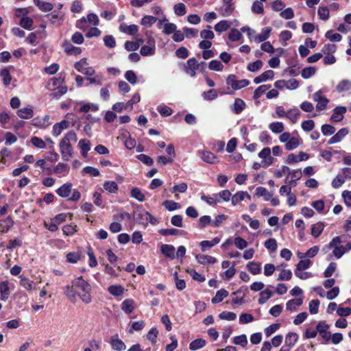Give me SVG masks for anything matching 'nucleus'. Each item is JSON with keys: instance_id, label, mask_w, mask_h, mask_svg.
I'll use <instances>...</instances> for the list:
<instances>
[{"instance_id": "obj_52", "label": "nucleus", "mask_w": 351, "mask_h": 351, "mask_svg": "<svg viewBox=\"0 0 351 351\" xmlns=\"http://www.w3.org/2000/svg\"><path fill=\"white\" fill-rule=\"evenodd\" d=\"M130 195L131 197L139 202H143L145 200V195L138 188H133L131 190Z\"/></svg>"}, {"instance_id": "obj_44", "label": "nucleus", "mask_w": 351, "mask_h": 351, "mask_svg": "<svg viewBox=\"0 0 351 351\" xmlns=\"http://www.w3.org/2000/svg\"><path fill=\"white\" fill-rule=\"evenodd\" d=\"M157 18L150 15H145L143 17L141 24L144 26L151 27L154 23L157 21Z\"/></svg>"}, {"instance_id": "obj_14", "label": "nucleus", "mask_w": 351, "mask_h": 351, "mask_svg": "<svg viewBox=\"0 0 351 351\" xmlns=\"http://www.w3.org/2000/svg\"><path fill=\"white\" fill-rule=\"evenodd\" d=\"M308 157V154L303 152H300L298 155L290 154L287 156V162L289 164L296 163L300 161L306 160Z\"/></svg>"}, {"instance_id": "obj_33", "label": "nucleus", "mask_w": 351, "mask_h": 351, "mask_svg": "<svg viewBox=\"0 0 351 351\" xmlns=\"http://www.w3.org/2000/svg\"><path fill=\"white\" fill-rule=\"evenodd\" d=\"M324 224L322 222H317L311 227V234L315 237H318L324 230Z\"/></svg>"}, {"instance_id": "obj_1", "label": "nucleus", "mask_w": 351, "mask_h": 351, "mask_svg": "<svg viewBox=\"0 0 351 351\" xmlns=\"http://www.w3.org/2000/svg\"><path fill=\"white\" fill-rule=\"evenodd\" d=\"M71 283L74 285L77 296H79L84 303L89 304L92 302L90 295L92 287L87 281L80 276L73 280Z\"/></svg>"}, {"instance_id": "obj_19", "label": "nucleus", "mask_w": 351, "mask_h": 351, "mask_svg": "<svg viewBox=\"0 0 351 351\" xmlns=\"http://www.w3.org/2000/svg\"><path fill=\"white\" fill-rule=\"evenodd\" d=\"M196 260L199 264H214L217 262V259L209 255L197 254L195 256Z\"/></svg>"}, {"instance_id": "obj_35", "label": "nucleus", "mask_w": 351, "mask_h": 351, "mask_svg": "<svg viewBox=\"0 0 351 351\" xmlns=\"http://www.w3.org/2000/svg\"><path fill=\"white\" fill-rule=\"evenodd\" d=\"M230 22H228L226 20H222L215 25L214 29L216 32L221 33L223 32L226 31L228 29L230 28Z\"/></svg>"}, {"instance_id": "obj_31", "label": "nucleus", "mask_w": 351, "mask_h": 351, "mask_svg": "<svg viewBox=\"0 0 351 351\" xmlns=\"http://www.w3.org/2000/svg\"><path fill=\"white\" fill-rule=\"evenodd\" d=\"M149 212L145 210L141 211H135L134 213V216L136 219L138 221L139 223H141L144 226L147 225V216L145 215V213H148Z\"/></svg>"}, {"instance_id": "obj_3", "label": "nucleus", "mask_w": 351, "mask_h": 351, "mask_svg": "<svg viewBox=\"0 0 351 351\" xmlns=\"http://www.w3.org/2000/svg\"><path fill=\"white\" fill-rule=\"evenodd\" d=\"M226 84L231 86L233 90H239L250 84V81L245 79L237 80L235 75H229L226 78Z\"/></svg>"}, {"instance_id": "obj_37", "label": "nucleus", "mask_w": 351, "mask_h": 351, "mask_svg": "<svg viewBox=\"0 0 351 351\" xmlns=\"http://www.w3.org/2000/svg\"><path fill=\"white\" fill-rule=\"evenodd\" d=\"M20 285L28 291H31L35 288L34 282L27 278L20 276Z\"/></svg>"}, {"instance_id": "obj_28", "label": "nucleus", "mask_w": 351, "mask_h": 351, "mask_svg": "<svg viewBox=\"0 0 351 351\" xmlns=\"http://www.w3.org/2000/svg\"><path fill=\"white\" fill-rule=\"evenodd\" d=\"M228 295V292L226 289H219L217 291L215 296L212 298L211 302L213 304L219 303Z\"/></svg>"}, {"instance_id": "obj_30", "label": "nucleus", "mask_w": 351, "mask_h": 351, "mask_svg": "<svg viewBox=\"0 0 351 351\" xmlns=\"http://www.w3.org/2000/svg\"><path fill=\"white\" fill-rule=\"evenodd\" d=\"M298 339V335L295 332H289L285 337L286 346L292 348Z\"/></svg>"}, {"instance_id": "obj_25", "label": "nucleus", "mask_w": 351, "mask_h": 351, "mask_svg": "<svg viewBox=\"0 0 351 351\" xmlns=\"http://www.w3.org/2000/svg\"><path fill=\"white\" fill-rule=\"evenodd\" d=\"M303 303L302 298H295L289 300L286 304V308L287 311H295L296 308L301 306Z\"/></svg>"}, {"instance_id": "obj_13", "label": "nucleus", "mask_w": 351, "mask_h": 351, "mask_svg": "<svg viewBox=\"0 0 351 351\" xmlns=\"http://www.w3.org/2000/svg\"><path fill=\"white\" fill-rule=\"evenodd\" d=\"M17 116L21 119H29L34 116L33 106L28 105L25 108H20L16 112Z\"/></svg>"}, {"instance_id": "obj_62", "label": "nucleus", "mask_w": 351, "mask_h": 351, "mask_svg": "<svg viewBox=\"0 0 351 351\" xmlns=\"http://www.w3.org/2000/svg\"><path fill=\"white\" fill-rule=\"evenodd\" d=\"M271 87L270 85H261L258 86L254 93V98L255 99L259 98L266 90Z\"/></svg>"}, {"instance_id": "obj_59", "label": "nucleus", "mask_w": 351, "mask_h": 351, "mask_svg": "<svg viewBox=\"0 0 351 351\" xmlns=\"http://www.w3.org/2000/svg\"><path fill=\"white\" fill-rule=\"evenodd\" d=\"M315 69L313 66H307L302 71V77L304 79H308L315 73Z\"/></svg>"}, {"instance_id": "obj_47", "label": "nucleus", "mask_w": 351, "mask_h": 351, "mask_svg": "<svg viewBox=\"0 0 351 351\" xmlns=\"http://www.w3.org/2000/svg\"><path fill=\"white\" fill-rule=\"evenodd\" d=\"M300 114V111L298 108L292 109L286 112V116L293 123H295Z\"/></svg>"}, {"instance_id": "obj_38", "label": "nucleus", "mask_w": 351, "mask_h": 351, "mask_svg": "<svg viewBox=\"0 0 351 351\" xmlns=\"http://www.w3.org/2000/svg\"><path fill=\"white\" fill-rule=\"evenodd\" d=\"M108 291L112 295L120 296L123 293L124 288L121 285H110Z\"/></svg>"}, {"instance_id": "obj_24", "label": "nucleus", "mask_w": 351, "mask_h": 351, "mask_svg": "<svg viewBox=\"0 0 351 351\" xmlns=\"http://www.w3.org/2000/svg\"><path fill=\"white\" fill-rule=\"evenodd\" d=\"M0 293L2 300H6L9 298L10 287L8 281L5 280L0 283Z\"/></svg>"}, {"instance_id": "obj_21", "label": "nucleus", "mask_w": 351, "mask_h": 351, "mask_svg": "<svg viewBox=\"0 0 351 351\" xmlns=\"http://www.w3.org/2000/svg\"><path fill=\"white\" fill-rule=\"evenodd\" d=\"M64 51L69 55L80 54L82 51L80 47L73 46L69 41L63 43Z\"/></svg>"}, {"instance_id": "obj_23", "label": "nucleus", "mask_w": 351, "mask_h": 351, "mask_svg": "<svg viewBox=\"0 0 351 351\" xmlns=\"http://www.w3.org/2000/svg\"><path fill=\"white\" fill-rule=\"evenodd\" d=\"M54 173L59 176V177L64 176L69 172V167L66 164L58 163L53 169Z\"/></svg>"}, {"instance_id": "obj_45", "label": "nucleus", "mask_w": 351, "mask_h": 351, "mask_svg": "<svg viewBox=\"0 0 351 351\" xmlns=\"http://www.w3.org/2000/svg\"><path fill=\"white\" fill-rule=\"evenodd\" d=\"M67 87L66 86H58L57 87L55 90H54V92L51 93L50 94V96L53 98H56V99H58L60 98L62 95H63L64 94H65L66 92H67Z\"/></svg>"}, {"instance_id": "obj_56", "label": "nucleus", "mask_w": 351, "mask_h": 351, "mask_svg": "<svg viewBox=\"0 0 351 351\" xmlns=\"http://www.w3.org/2000/svg\"><path fill=\"white\" fill-rule=\"evenodd\" d=\"M174 12L178 16H184L186 13V8L184 3H179L174 5Z\"/></svg>"}, {"instance_id": "obj_57", "label": "nucleus", "mask_w": 351, "mask_h": 351, "mask_svg": "<svg viewBox=\"0 0 351 351\" xmlns=\"http://www.w3.org/2000/svg\"><path fill=\"white\" fill-rule=\"evenodd\" d=\"M317 14L321 20L326 21L329 18V10L327 7H319Z\"/></svg>"}, {"instance_id": "obj_27", "label": "nucleus", "mask_w": 351, "mask_h": 351, "mask_svg": "<svg viewBox=\"0 0 351 351\" xmlns=\"http://www.w3.org/2000/svg\"><path fill=\"white\" fill-rule=\"evenodd\" d=\"M78 146L81 149V154L84 157L87 156L88 151L90 149V142L87 139H82L79 141Z\"/></svg>"}, {"instance_id": "obj_34", "label": "nucleus", "mask_w": 351, "mask_h": 351, "mask_svg": "<svg viewBox=\"0 0 351 351\" xmlns=\"http://www.w3.org/2000/svg\"><path fill=\"white\" fill-rule=\"evenodd\" d=\"M247 268L249 271L253 275H256L261 271V265L260 263L252 261L247 265Z\"/></svg>"}, {"instance_id": "obj_58", "label": "nucleus", "mask_w": 351, "mask_h": 351, "mask_svg": "<svg viewBox=\"0 0 351 351\" xmlns=\"http://www.w3.org/2000/svg\"><path fill=\"white\" fill-rule=\"evenodd\" d=\"M208 68L212 71H221L223 70V66L219 60H213L209 62Z\"/></svg>"}, {"instance_id": "obj_60", "label": "nucleus", "mask_w": 351, "mask_h": 351, "mask_svg": "<svg viewBox=\"0 0 351 351\" xmlns=\"http://www.w3.org/2000/svg\"><path fill=\"white\" fill-rule=\"evenodd\" d=\"M271 30V27H265V29H263L262 32L256 36V38L258 40L259 42H263L266 40L270 35Z\"/></svg>"}, {"instance_id": "obj_8", "label": "nucleus", "mask_w": 351, "mask_h": 351, "mask_svg": "<svg viewBox=\"0 0 351 351\" xmlns=\"http://www.w3.org/2000/svg\"><path fill=\"white\" fill-rule=\"evenodd\" d=\"M313 99L315 101H317L316 108L318 110H324L329 101L326 97L322 95V93L320 91H317L313 94Z\"/></svg>"}, {"instance_id": "obj_18", "label": "nucleus", "mask_w": 351, "mask_h": 351, "mask_svg": "<svg viewBox=\"0 0 351 351\" xmlns=\"http://www.w3.org/2000/svg\"><path fill=\"white\" fill-rule=\"evenodd\" d=\"M274 76V72L272 70H268L263 72L261 75L256 77L254 79V82L256 84L265 82L267 80H271Z\"/></svg>"}, {"instance_id": "obj_5", "label": "nucleus", "mask_w": 351, "mask_h": 351, "mask_svg": "<svg viewBox=\"0 0 351 351\" xmlns=\"http://www.w3.org/2000/svg\"><path fill=\"white\" fill-rule=\"evenodd\" d=\"M60 149L63 160L68 161L73 156V147L71 143H67L63 141L60 143Z\"/></svg>"}, {"instance_id": "obj_17", "label": "nucleus", "mask_w": 351, "mask_h": 351, "mask_svg": "<svg viewBox=\"0 0 351 351\" xmlns=\"http://www.w3.org/2000/svg\"><path fill=\"white\" fill-rule=\"evenodd\" d=\"M64 293L71 302H75L77 293L74 285L65 286L64 287Z\"/></svg>"}, {"instance_id": "obj_12", "label": "nucleus", "mask_w": 351, "mask_h": 351, "mask_svg": "<svg viewBox=\"0 0 351 351\" xmlns=\"http://www.w3.org/2000/svg\"><path fill=\"white\" fill-rule=\"evenodd\" d=\"M119 30L123 33L136 36L138 32V27L134 24L128 25L125 23H121L119 26Z\"/></svg>"}, {"instance_id": "obj_29", "label": "nucleus", "mask_w": 351, "mask_h": 351, "mask_svg": "<svg viewBox=\"0 0 351 351\" xmlns=\"http://www.w3.org/2000/svg\"><path fill=\"white\" fill-rule=\"evenodd\" d=\"M134 302L132 300L127 299L122 302L121 308L126 314L129 315L134 308Z\"/></svg>"}, {"instance_id": "obj_22", "label": "nucleus", "mask_w": 351, "mask_h": 351, "mask_svg": "<svg viewBox=\"0 0 351 351\" xmlns=\"http://www.w3.org/2000/svg\"><path fill=\"white\" fill-rule=\"evenodd\" d=\"M245 197H247L248 199H251V196L248 194L247 192L245 191H239L234 194L232 197V204L233 205H237L240 202L243 201Z\"/></svg>"}, {"instance_id": "obj_39", "label": "nucleus", "mask_w": 351, "mask_h": 351, "mask_svg": "<svg viewBox=\"0 0 351 351\" xmlns=\"http://www.w3.org/2000/svg\"><path fill=\"white\" fill-rule=\"evenodd\" d=\"M103 186L106 191L112 193H116L119 189L117 184L114 181H106Z\"/></svg>"}, {"instance_id": "obj_43", "label": "nucleus", "mask_w": 351, "mask_h": 351, "mask_svg": "<svg viewBox=\"0 0 351 351\" xmlns=\"http://www.w3.org/2000/svg\"><path fill=\"white\" fill-rule=\"evenodd\" d=\"M271 296H272V292L269 289H266L265 290L262 291L260 293L258 304H265Z\"/></svg>"}, {"instance_id": "obj_4", "label": "nucleus", "mask_w": 351, "mask_h": 351, "mask_svg": "<svg viewBox=\"0 0 351 351\" xmlns=\"http://www.w3.org/2000/svg\"><path fill=\"white\" fill-rule=\"evenodd\" d=\"M199 65L195 58H191L187 60L186 64L184 65V71L191 77H195L196 71L199 69Z\"/></svg>"}, {"instance_id": "obj_55", "label": "nucleus", "mask_w": 351, "mask_h": 351, "mask_svg": "<svg viewBox=\"0 0 351 351\" xmlns=\"http://www.w3.org/2000/svg\"><path fill=\"white\" fill-rule=\"evenodd\" d=\"M325 36L332 42H339L341 40L342 36L338 33H333L332 30L326 32Z\"/></svg>"}, {"instance_id": "obj_9", "label": "nucleus", "mask_w": 351, "mask_h": 351, "mask_svg": "<svg viewBox=\"0 0 351 351\" xmlns=\"http://www.w3.org/2000/svg\"><path fill=\"white\" fill-rule=\"evenodd\" d=\"M198 154L201 158L206 162L209 164H215L218 162L217 157L211 152L199 150Z\"/></svg>"}, {"instance_id": "obj_54", "label": "nucleus", "mask_w": 351, "mask_h": 351, "mask_svg": "<svg viewBox=\"0 0 351 351\" xmlns=\"http://www.w3.org/2000/svg\"><path fill=\"white\" fill-rule=\"evenodd\" d=\"M263 65V62L261 60H257L255 62H250L247 65V69L250 71L255 72L258 71Z\"/></svg>"}, {"instance_id": "obj_53", "label": "nucleus", "mask_w": 351, "mask_h": 351, "mask_svg": "<svg viewBox=\"0 0 351 351\" xmlns=\"http://www.w3.org/2000/svg\"><path fill=\"white\" fill-rule=\"evenodd\" d=\"M311 261L309 259L300 260L296 265L295 271H304L310 267Z\"/></svg>"}, {"instance_id": "obj_46", "label": "nucleus", "mask_w": 351, "mask_h": 351, "mask_svg": "<svg viewBox=\"0 0 351 351\" xmlns=\"http://www.w3.org/2000/svg\"><path fill=\"white\" fill-rule=\"evenodd\" d=\"M162 205L169 211H173L180 208L181 206L179 203L173 200H166L162 203Z\"/></svg>"}, {"instance_id": "obj_16", "label": "nucleus", "mask_w": 351, "mask_h": 351, "mask_svg": "<svg viewBox=\"0 0 351 351\" xmlns=\"http://www.w3.org/2000/svg\"><path fill=\"white\" fill-rule=\"evenodd\" d=\"M160 250L162 254H164L166 257H168L172 260L175 258L176 249L172 245L163 244L161 245Z\"/></svg>"}, {"instance_id": "obj_32", "label": "nucleus", "mask_w": 351, "mask_h": 351, "mask_svg": "<svg viewBox=\"0 0 351 351\" xmlns=\"http://www.w3.org/2000/svg\"><path fill=\"white\" fill-rule=\"evenodd\" d=\"M245 103L239 98H236L233 105V111L235 114H240L245 108Z\"/></svg>"}, {"instance_id": "obj_7", "label": "nucleus", "mask_w": 351, "mask_h": 351, "mask_svg": "<svg viewBox=\"0 0 351 351\" xmlns=\"http://www.w3.org/2000/svg\"><path fill=\"white\" fill-rule=\"evenodd\" d=\"M329 326L324 322H319L316 326L317 332H319L322 337L326 341L330 339V333L327 330Z\"/></svg>"}, {"instance_id": "obj_11", "label": "nucleus", "mask_w": 351, "mask_h": 351, "mask_svg": "<svg viewBox=\"0 0 351 351\" xmlns=\"http://www.w3.org/2000/svg\"><path fill=\"white\" fill-rule=\"evenodd\" d=\"M110 343L112 348L116 351H123L126 348L125 343L119 338L117 334L111 337Z\"/></svg>"}, {"instance_id": "obj_61", "label": "nucleus", "mask_w": 351, "mask_h": 351, "mask_svg": "<svg viewBox=\"0 0 351 351\" xmlns=\"http://www.w3.org/2000/svg\"><path fill=\"white\" fill-rule=\"evenodd\" d=\"M241 38L242 34L237 29H231L228 35V38L233 42L238 41Z\"/></svg>"}, {"instance_id": "obj_48", "label": "nucleus", "mask_w": 351, "mask_h": 351, "mask_svg": "<svg viewBox=\"0 0 351 351\" xmlns=\"http://www.w3.org/2000/svg\"><path fill=\"white\" fill-rule=\"evenodd\" d=\"M269 129L276 134H279L283 132L285 127L282 122H273L269 125Z\"/></svg>"}, {"instance_id": "obj_20", "label": "nucleus", "mask_w": 351, "mask_h": 351, "mask_svg": "<svg viewBox=\"0 0 351 351\" xmlns=\"http://www.w3.org/2000/svg\"><path fill=\"white\" fill-rule=\"evenodd\" d=\"M35 5H36L42 12H49L53 10V5L49 2H45L40 0H33Z\"/></svg>"}, {"instance_id": "obj_49", "label": "nucleus", "mask_w": 351, "mask_h": 351, "mask_svg": "<svg viewBox=\"0 0 351 351\" xmlns=\"http://www.w3.org/2000/svg\"><path fill=\"white\" fill-rule=\"evenodd\" d=\"M14 224V221L11 217L8 216L6 219L0 221V227L3 231L8 230Z\"/></svg>"}, {"instance_id": "obj_2", "label": "nucleus", "mask_w": 351, "mask_h": 351, "mask_svg": "<svg viewBox=\"0 0 351 351\" xmlns=\"http://www.w3.org/2000/svg\"><path fill=\"white\" fill-rule=\"evenodd\" d=\"M72 186L71 183H65L56 190V193L69 201L77 202L80 199L81 194L77 189L72 190Z\"/></svg>"}, {"instance_id": "obj_6", "label": "nucleus", "mask_w": 351, "mask_h": 351, "mask_svg": "<svg viewBox=\"0 0 351 351\" xmlns=\"http://www.w3.org/2000/svg\"><path fill=\"white\" fill-rule=\"evenodd\" d=\"M258 156L263 158V167L271 165L274 162V158L271 156V149L269 147L263 148L259 153Z\"/></svg>"}, {"instance_id": "obj_36", "label": "nucleus", "mask_w": 351, "mask_h": 351, "mask_svg": "<svg viewBox=\"0 0 351 351\" xmlns=\"http://www.w3.org/2000/svg\"><path fill=\"white\" fill-rule=\"evenodd\" d=\"M206 345V341L203 339H196L191 341L189 344V349L195 351L204 347Z\"/></svg>"}, {"instance_id": "obj_42", "label": "nucleus", "mask_w": 351, "mask_h": 351, "mask_svg": "<svg viewBox=\"0 0 351 351\" xmlns=\"http://www.w3.org/2000/svg\"><path fill=\"white\" fill-rule=\"evenodd\" d=\"M351 88V82L348 80L341 81L337 86V90L339 93L348 90Z\"/></svg>"}, {"instance_id": "obj_40", "label": "nucleus", "mask_w": 351, "mask_h": 351, "mask_svg": "<svg viewBox=\"0 0 351 351\" xmlns=\"http://www.w3.org/2000/svg\"><path fill=\"white\" fill-rule=\"evenodd\" d=\"M0 75L2 77L3 83L5 86H8L10 84L12 76L10 75V71L7 68L3 69L1 71Z\"/></svg>"}, {"instance_id": "obj_15", "label": "nucleus", "mask_w": 351, "mask_h": 351, "mask_svg": "<svg viewBox=\"0 0 351 351\" xmlns=\"http://www.w3.org/2000/svg\"><path fill=\"white\" fill-rule=\"evenodd\" d=\"M348 130L346 128L340 129L337 133L328 140V144H334L340 142L347 134Z\"/></svg>"}, {"instance_id": "obj_41", "label": "nucleus", "mask_w": 351, "mask_h": 351, "mask_svg": "<svg viewBox=\"0 0 351 351\" xmlns=\"http://www.w3.org/2000/svg\"><path fill=\"white\" fill-rule=\"evenodd\" d=\"M300 145V139L297 137H291L285 144L287 150L291 151L297 148Z\"/></svg>"}, {"instance_id": "obj_10", "label": "nucleus", "mask_w": 351, "mask_h": 351, "mask_svg": "<svg viewBox=\"0 0 351 351\" xmlns=\"http://www.w3.org/2000/svg\"><path fill=\"white\" fill-rule=\"evenodd\" d=\"M347 108L344 106H337L333 110L330 120L333 122H340L343 119V114L346 112Z\"/></svg>"}, {"instance_id": "obj_26", "label": "nucleus", "mask_w": 351, "mask_h": 351, "mask_svg": "<svg viewBox=\"0 0 351 351\" xmlns=\"http://www.w3.org/2000/svg\"><path fill=\"white\" fill-rule=\"evenodd\" d=\"M255 194L258 197H263L265 201H269L273 195L266 188L262 186L256 189Z\"/></svg>"}, {"instance_id": "obj_50", "label": "nucleus", "mask_w": 351, "mask_h": 351, "mask_svg": "<svg viewBox=\"0 0 351 351\" xmlns=\"http://www.w3.org/2000/svg\"><path fill=\"white\" fill-rule=\"evenodd\" d=\"M232 342L236 345L245 347L247 344V339L245 335H241L234 337Z\"/></svg>"}, {"instance_id": "obj_64", "label": "nucleus", "mask_w": 351, "mask_h": 351, "mask_svg": "<svg viewBox=\"0 0 351 351\" xmlns=\"http://www.w3.org/2000/svg\"><path fill=\"white\" fill-rule=\"evenodd\" d=\"M125 77L132 84H135L137 82V76L132 70L125 72Z\"/></svg>"}, {"instance_id": "obj_63", "label": "nucleus", "mask_w": 351, "mask_h": 351, "mask_svg": "<svg viewBox=\"0 0 351 351\" xmlns=\"http://www.w3.org/2000/svg\"><path fill=\"white\" fill-rule=\"evenodd\" d=\"M157 110L162 117H168L171 115L173 113L172 109L167 106H158Z\"/></svg>"}, {"instance_id": "obj_51", "label": "nucleus", "mask_w": 351, "mask_h": 351, "mask_svg": "<svg viewBox=\"0 0 351 351\" xmlns=\"http://www.w3.org/2000/svg\"><path fill=\"white\" fill-rule=\"evenodd\" d=\"M156 47L150 45H143L141 47L140 53L143 56H147L153 55L155 52Z\"/></svg>"}]
</instances>
